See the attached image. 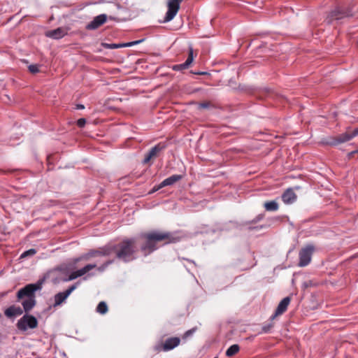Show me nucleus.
Returning <instances> with one entry per match:
<instances>
[{"mask_svg": "<svg viewBox=\"0 0 358 358\" xmlns=\"http://www.w3.org/2000/svg\"><path fill=\"white\" fill-rule=\"evenodd\" d=\"M357 152H358V150H357Z\"/></svg>", "mask_w": 358, "mask_h": 358, "instance_id": "38", "label": "nucleus"}, {"mask_svg": "<svg viewBox=\"0 0 358 358\" xmlns=\"http://www.w3.org/2000/svg\"><path fill=\"white\" fill-rule=\"evenodd\" d=\"M182 178V176L181 175H173L165 180H164L158 186L157 189H161L166 186L172 185L174 183L178 182Z\"/></svg>", "mask_w": 358, "mask_h": 358, "instance_id": "16", "label": "nucleus"}, {"mask_svg": "<svg viewBox=\"0 0 358 358\" xmlns=\"http://www.w3.org/2000/svg\"><path fill=\"white\" fill-rule=\"evenodd\" d=\"M159 189H157V186L154 187L152 192H156L159 190Z\"/></svg>", "mask_w": 358, "mask_h": 358, "instance_id": "37", "label": "nucleus"}, {"mask_svg": "<svg viewBox=\"0 0 358 358\" xmlns=\"http://www.w3.org/2000/svg\"><path fill=\"white\" fill-rule=\"evenodd\" d=\"M143 41V39L138 40V41H135L129 42L127 43H124V47H131L133 45L141 43Z\"/></svg>", "mask_w": 358, "mask_h": 358, "instance_id": "31", "label": "nucleus"}, {"mask_svg": "<svg viewBox=\"0 0 358 358\" xmlns=\"http://www.w3.org/2000/svg\"><path fill=\"white\" fill-rule=\"evenodd\" d=\"M318 283L313 280H306L301 285V288L306 289L310 288H316Z\"/></svg>", "mask_w": 358, "mask_h": 358, "instance_id": "23", "label": "nucleus"}, {"mask_svg": "<svg viewBox=\"0 0 358 358\" xmlns=\"http://www.w3.org/2000/svg\"><path fill=\"white\" fill-rule=\"evenodd\" d=\"M196 331V327H194L191 329L187 330L185 332V334L182 336L183 339H187L189 336H192L193 334Z\"/></svg>", "mask_w": 358, "mask_h": 358, "instance_id": "28", "label": "nucleus"}, {"mask_svg": "<svg viewBox=\"0 0 358 358\" xmlns=\"http://www.w3.org/2000/svg\"><path fill=\"white\" fill-rule=\"evenodd\" d=\"M296 198V194L292 189H287L282 195V200L286 204L294 203Z\"/></svg>", "mask_w": 358, "mask_h": 358, "instance_id": "18", "label": "nucleus"}, {"mask_svg": "<svg viewBox=\"0 0 358 358\" xmlns=\"http://www.w3.org/2000/svg\"><path fill=\"white\" fill-rule=\"evenodd\" d=\"M86 124V120L85 118H80L77 121V125L78 127H83Z\"/></svg>", "mask_w": 358, "mask_h": 358, "instance_id": "32", "label": "nucleus"}, {"mask_svg": "<svg viewBox=\"0 0 358 358\" xmlns=\"http://www.w3.org/2000/svg\"><path fill=\"white\" fill-rule=\"evenodd\" d=\"M357 136H358V127L353 131H350V128L348 127L345 133L335 136L326 137L322 140V143L327 145L336 146L350 141Z\"/></svg>", "mask_w": 358, "mask_h": 358, "instance_id": "3", "label": "nucleus"}, {"mask_svg": "<svg viewBox=\"0 0 358 358\" xmlns=\"http://www.w3.org/2000/svg\"><path fill=\"white\" fill-rule=\"evenodd\" d=\"M240 350V347L238 344L231 345L226 351V356L231 357L235 355Z\"/></svg>", "mask_w": 358, "mask_h": 358, "instance_id": "22", "label": "nucleus"}, {"mask_svg": "<svg viewBox=\"0 0 358 358\" xmlns=\"http://www.w3.org/2000/svg\"><path fill=\"white\" fill-rule=\"evenodd\" d=\"M36 253V250L35 249L31 248V249H29V250L24 252L21 255L20 258H25V257H29V256H33Z\"/></svg>", "mask_w": 358, "mask_h": 358, "instance_id": "25", "label": "nucleus"}, {"mask_svg": "<svg viewBox=\"0 0 358 358\" xmlns=\"http://www.w3.org/2000/svg\"><path fill=\"white\" fill-rule=\"evenodd\" d=\"M180 343V338L179 337H170L166 339L164 343L157 345L155 349L158 352H168L178 347Z\"/></svg>", "mask_w": 358, "mask_h": 358, "instance_id": "9", "label": "nucleus"}, {"mask_svg": "<svg viewBox=\"0 0 358 358\" xmlns=\"http://www.w3.org/2000/svg\"><path fill=\"white\" fill-rule=\"evenodd\" d=\"M96 312L102 315L108 312V306L105 301L99 302L96 307Z\"/></svg>", "mask_w": 358, "mask_h": 358, "instance_id": "24", "label": "nucleus"}, {"mask_svg": "<svg viewBox=\"0 0 358 358\" xmlns=\"http://www.w3.org/2000/svg\"><path fill=\"white\" fill-rule=\"evenodd\" d=\"M273 327V320H271L270 323L265 324L262 327V331L263 333H268Z\"/></svg>", "mask_w": 358, "mask_h": 358, "instance_id": "26", "label": "nucleus"}, {"mask_svg": "<svg viewBox=\"0 0 358 358\" xmlns=\"http://www.w3.org/2000/svg\"><path fill=\"white\" fill-rule=\"evenodd\" d=\"M84 108H85V106L83 104H77L76 105V109L82 110Z\"/></svg>", "mask_w": 358, "mask_h": 358, "instance_id": "34", "label": "nucleus"}, {"mask_svg": "<svg viewBox=\"0 0 358 358\" xmlns=\"http://www.w3.org/2000/svg\"><path fill=\"white\" fill-rule=\"evenodd\" d=\"M108 18L110 20H113L117 22L125 20L124 17H122L119 15L113 14L108 16L106 14H101L99 15L96 16L92 21L88 23L86 26V29L88 30L96 29L99 27L103 25L106 22Z\"/></svg>", "mask_w": 358, "mask_h": 358, "instance_id": "5", "label": "nucleus"}, {"mask_svg": "<svg viewBox=\"0 0 358 358\" xmlns=\"http://www.w3.org/2000/svg\"><path fill=\"white\" fill-rule=\"evenodd\" d=\"M350 15V14L349 11L338 7L328 14L326 21L328 24H331L334 20H341Z\"/></svg>", "mask_w": 358, "mask_h": 358, "instance_id": "11", "label": "nucleus"}, {"mask_svg": "<svg viewBox=\"0 0 358 358\" xmlns=\"http://www.w3.org/2000/svg\"><path fill=\"white\" fill-rule=\"evenodd\" d=\"M182 0H169L167 3L168 10L163 22L172 20L180 9V5Z\"/></svg>", "mask_w": 358, "mask_h": 358, "instance_id": "10", "label": "nucleus"}, {"mask_svg": "<svg viewBox=\"0 0 358 358\" xmlns=\"http://www.w3.org/2000/svg\"><path fill=\"white\" fill-rule=\"evenodd\" d=\"M22 313L23 311L20 307H16L15 306L8 307L4 311L5 315L8 317H16L22 315Z\"/></svg>", "mask_w": 358, "mask_h": 358, "instance_id": "19", "label": "nucleus"}, {"mask_svg": "<svg viewBox=\"0 0 358 358\" xmlns=\"http://www.w3.org/2000/svg\"><path fill=\"white\" fill-rule=\"evenodd\" d=\"M193 60H194L193 48L192 47H190L189 49L188 57L186 59V61L182 64H176V65L173 66L172 69L174 71H180L187 69L189 67L190 64L192 63Z\"/></svg>", "mask_w": 358, "mask_h": 358, "instance_id": "14", "label": "nucleus"}, {"mask_svg": "<svg viewBox=\"0 0 358 358\" xmlns=\"http://www.w3.org/2000/svg\"><path fill=\"white\" fill-rule=\"evenodd\" d=\"M76 288V285H72V286L69 287L68 289H66L65 291H69V292L73 291Z\"/></svg>", "mask_w": 358, "mask_h": 358, "instance_id": "33", "label": "nucleus"}, {"mask_svg": "<svg viewBox=\"0 0 358 358\" xmlns=\"http://www.w3.org/2000/svg\"><path fill=\"white\" fill-rule=\"evenodd\" d=\"M138 248L135 238H124L115 245H106L97 250H90L85 255L80 258L76 259L73 264H76L81 259L89 260L93 257H108L113 252L115 253V257L124 262H129L136 259Z\"/></svg>", "mask_w": 358, "mask_h": 358, "instance_id": "1", "label": "nucleus"}, {"mask_svg": "<svg viewBox=\"0 0 358 358\" xmlns=\"http://www.w3.org/2000/svg\"><path fill=\"white\" fill-rule=\"evenodd\" d=\"M104 46L107 47L110 49H117V48L124 47V43H117H117H111V44H105Z\"/></svg>", "mask_w": 358, "mask_h": 358, "instance_id": "27", "label": "nucleus"}, {"mask_svg": "<svg viewBox=\"0 0 358 358\" xmlns=\"http://www.w3.org/2000/svg\"><path fill=\"white\" fill-rule=\"evenodd\" d=\"M115 8H116V9H117V10H122V8H121L119 5H117H117H115Z\"/></svg>", "mask_w": 358, "mask_h": 358, "instance_id": "35", "label": "nucleus"}, {"mask_svg": "<svg viewBox=\"0 0 358 358\" xmlns=\"http://www.w3.org/2000/svg\"><path fill=\"white\" fill-rule=\"evenodd\" d=\"M113 262V261H106L103 264H102L100 266H97L96 264H88L81 268L80 269H78L76 271H74L70 273L68 278L66 280H74L78 277H81L84 275L85 274L87 273L89 271H90L93 268H96L98 272L101 273L103 272L106 268L108 266L109 264H110Z\"/></svg>", "mask_w": 358, "mask_h": 358, "instance_id": "4", "label": "nucleus"}, {"mask_svg": "<svg viewBox=\"0 0 358 358\" xmlns=\"http://www.w3.org/2000/svg\"><path fill=\"white\" fill-rule=\"evenodd\" d=\"M37 319L31 315L25 314L17 320L16 327L20 331L24 332L28 329H35L38 327Z\"/></svg>", "mask_w": 358, "mask_h": 358, "instance_id": "6", "label": "nucleus"}, {"mask_svg": "<svg viewBox=\"0 0 358 358\" xmlns=\"http://www.w3.org/2000/svg\"><path fill=\"white\" fill-rule=\"evenodd\" d=\"M45 280V278L39 279L36 283L28 284L22 288H20L18 291H38L42 288V285Z\"/></svg>", "mask_w": 358, "mask_h": 358, "instance_id": "17", "label": "nucleus"}, {"mask_svg": "<svg viewBox=\"0 0 358 358\" xmlns=\"http://www.w3.org/2000/svg\"><path fill=\"white\" fill-rule=\"evenodd\" d=\"M196 74H198V75H206V74H207V73L206 72H198V73H196Z\"/></svg>", "mask_w": 358, "mask_h": 358, "instance_id": "36", "label": "nucleus"}, {"mask_svg": "<svg viewBox=\"0 0 358 358\" xmlns=\"http://www.w3.org/2000/svg\"><path fill=\"white\" fill-rule=\"evenodd\" d=\"M164 148L165 146L161 143L156 145L145 155L143 163L148 164L151 159L156 158L158 154Z\"/></svg>", "mask_w": 358, "mask_h": 358, "instance_id": "13", "label": "nucleus"}, {"mask_svg": "<svg viewBox=\"0 0 358 358\" xmlns=\"http://www.w3.org/2000/svg\"><path fill=\"white\" fill-rule=\"evenodd\" d=\"M35 292H17V298L21 300L25 312L31 310L36 304Z\"/></svg>", "mask_w": 358, "mask_h": 358, "instance_id": "8", "label": "nucleus"}, {"mask_svg": "<svg viewBox=\"0 0 358 358\" xmlns=\"http://www.w3.org/2000/svg\"><path fill=\"white\" fill-rule=\"evenodd\" d=\"M264 206L267 211H276L278 209V203L275 201L265 202Z\"/></svg>", "mask_w": 358, "mask_h": 358, "instance_id": "21", "label": "nucleus"}, {"mask_svg": "<svg viewBox=\"0 0 358 358\" xmlns=\"http://www.w3.org/2000/svg\"><path fill=\"white\" fill-rule=\"evenodd\" d=\"M145 239V243L141 246V251L143 256L146 257L157 250V244L162 242L163 244L176 243L180 238L175 236L173 233L165 231H152L141 234Z\"/></svg>", "mask_w": 358, "mask_h": 358, "instance_id": "2", "label": "nucleus"}, {"mask_svg": "<svg viewBox=\"0 0 358 358\" xmlns=\"http://www.w3.org/2000/svg\"><path fill=\"white\" fill-rule=\"evenodd\" d=\"M314 250L315 247L312 245H307L302 248L299 253V262L298 263V266L300 267L308 266L311 262Z\"/></svg>", "mask_w": 358, "mask_h": 358, "instance_id": "7", "label": "nucleus"}, {"mask_svg": "<svg viewBox=\"0 0 358 358\" xmlns=\"http://www.w3.org/2000/svg\"><path fill=\"white\" fill-rule=\"evenodd\" d=\"M28 69L31 73H36L39 72V66L37 64H31L28 66Z\"/></svg>", "mask_w": 358, "mask_h": 358, "instance_id": "29", "label": "nucleus"}, {"mask_svg": "<svg viewBox=\"0 0 358 358\" xmlns=\"http://www.w3.org/2000/svg\"><path fill=\"white\" fill-rule=\"evenodd\" d=\"M213 103L210 101H203L199 103L200 108H208L213 107Z\"/></svg>", "mask_w": 358, "mask_h": 358, "instance_id": "30", "label": "nucleus"}, {"mask_svg": "<svg viewBox=\"0 0 358 358\" xmlns=\"http://www.w3.org/2000/svg\"><path fill=\"white\" fill-rule=\"evenodd\" d=\"M71 292H58L54 296V303L52 304L53 307L58 306L61 305L70 295Z\"/></svg>", "mask_w": 358, "mask_h": 358, "instance_id": "20", "label": "nucleus"}, {"mask_svg": "<svg viewBox=\"0 0 358 358\" xmlns=\"http://www.w3.org/2000/svg\"><path fill=\"white\" fill-rule=\"evenodd\" d=\"M291 300V296H288L282 299L278 305L275 313L271 316L270 320H273L276 317L282 315L287 310Z\"/></svg>", "mask_w": 358, "mask_h": 358, "instance_id": "12", "label": "nucleus"}, {"mask_svg": "<svg viewBox=\"0 0 358 358\" xmlns=\"http://www.w3.org/2000/svg\"><path fill=\"white\" fill-rule=\"evenodd\" d=\"M67 34V30L64 27H59L46 33L48 37L59 39Z\"/></svg>", "mask_w": 358, "mask_h": 358, "instance_id": "15", "label": "nucleus"}]
</instances>
